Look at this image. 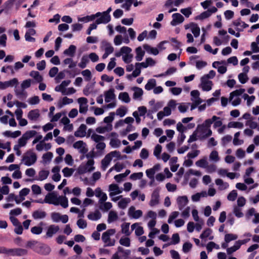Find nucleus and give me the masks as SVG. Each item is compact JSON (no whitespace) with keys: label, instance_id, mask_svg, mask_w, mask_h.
<instances>
[{"label":"nucleus","instance_id":"10","mask_svg":"<svg viewBox=\"0 0 259 259\" xmlns=\"http://www.w3.org/2000/svg\"><path fill=\"white\" fill-rule=\"evenodd\" d=\"M172 20L170 22L172 26H176L182 23L184 21V17L180 13H174L172 15Z\"/></svg>","mask_w":259,"mask_h":259},{"label":"nucleus","instance_id":"18","mask_svg":"<svg viewBox=\"0 0 259 259\" xmlns=\"http://www.w3.org/2000/svg\"><path fill=\"white\" fill-rule=\"evenodd\" d=\"M47 213L45 211L36 210L33 212L32 216L34 220L42 219L46 218Z\"/></svg>","mask_w":259,"mask_h":259},{"label":"nucleus","instance_id":"24","mask_svg":"<svg viewBox=\"0 0 259 259\" xmlns=\"http://www.w3.org/2000/svg\"><path fill=\"white\" fill-rule=\"evenodd\" d=\"M15 93L16 96L20 99H25L27 97V93L21 88V89H19L17 88V87L15 86Z\"/></svg>","mask_w":259,"mask_h":259},{"label":"nucleus","instance_id":"58","mask_svg":"<svg viewBox=\"0 0 259 259\" xmlns=\"http://www.w3.org/2000/svg\"><path fill=\"white\" fill-rule=\"evenodd\" d=\"M53 153L51 152H48L45 154H44L43 155H42V159H43V161L44 163H47L48 161V162H50L52 157H53Z\"/></svg>","mask_w":259,"mask_h":259},{"label":"nucleus","instance_id":"21","mask_svg":"<svg viewBox=\"0 0 259 259\" xmlns=\"http://www.w3.org/2000/svg\"><path fill=\"white\" fill-rule=\"evenodd\" d=\"M24 66H7L6 67L5 66H3V67L2 68V71L3 72H8L9 71H10L12 74L14 73V70L17 71L19 69L22 68Z\"/></svg>","mask_w":259,"mask_h":259},{"label":"nucleus","instance_id":"29","mask_svg":"<svg viewBox=\"0 0 259 259\" xmlns=\"http://www.w3.org/2000/svg\"><path fill=\"white\" fill-rule=\"evenodd\" d=\"M136 59L137 61H141L145 55V51H143L141 47H139L136 49Z\"/></svg>","mask_w":259,"mask_h":259},{"label":"nucleus","instance_id":"52","mask_svg":"<svg viewBox=\"0 0 259 259\" xmlns=\"http://www.w3.org/2000/svg\"><path fill=\"white\" fill-rule=\"evenodd\" d=\"M119 243L123 246L129 247L131 245L130 239L128 237L121 238L119 240Z\"/></svg>","mask_w":259,"mask_h":259},{"label":"nucleus","instance_id":"49","mask_svg":"<svg viewBox=\"0 0 259 259\" xmlns=\"http://www.w3.org/2000/svg\"><path fill=\"white\" fill-rule=\"evenodd\" d=\"M130 200L129 198H123L118 203V207L122 209H124L126 207L127 204L129 203Z\"/></svg>","mask_w":259,"mask_h":259},{"label":"nucleus","instance_id":"61","mask_svg":"<svg viewBox=\"0 0 259 259\" xmlns=\"http://www.w3.org/2000/svg\"><path fill=\"white\" fill-rule=\"evenodd\" d=\"M38 242L36 240H29L27 241L26 247L27 248H30L34 251V248L37 246L38 244Z\"/></svg>","mask_w":259,"mask_h":259},{"label":"nucleus","instance_id":"15","mask_svg":"<svg viewBox=\"0 0 259 259\" xmlns=\"http://www.w3.org/2000/svg\"><path fill=\"white\" fill-rule=\"evenodd\" d=\"M87 126L84 124H81L74 133L76 137L82 138L86 135Z\"/></svg>","mask_w":259,"mask_h":259},{"label":"nucleus","instance_id":"25","mask_svg":"<svg viewBox=\"0 0 259 259\" xmlns=\"http://www.w3.org/2000/svg\"><path fill=\"white\" fill-rule=\"evenodd\" d=\"M191 28V31L195 37H198L200 34V28L198 25L194 22L190 23Z\"/></svg>","mask_w":259,"mask_h":259},{"label":"nucleus","instance_id":"4","mask_svg":"<svg viewBox=\"0 0 259 259\" xmlns=\"http://www.w3.org/2000/svg\"><path fill=\"white\" fill-rule=\"evenodd\" d=\"M44 202L48 204H52L55 205H58L59 204V198L55 193L53 192L48 194L44 200Z\"/></svg>","mask_w":259,"mask_h":259},{"label":"nucleus","instance_id":"12","mask_svg":"<svg viewBox=\"0 0 259 259\" xmlns=\"http://www.w3.org/2000/svg\"><path fill=\"white\" fill-rule=\"evenodd\" d=\"M69 68L65 70L69 77L73 78L80 73V70L76 68V66H68Z\"/></svg>","mask_w":259,"mask_h":259},{"label":"nucleus","instance_id":"30","mask_svg":"<svg viewBox=\"0 0 259 259\" xmlns=\"http://www.w3.org/2000/svg\"><path fill=\"white\" fill-rule=\"evenodd\" d=\"M133 90L134 91L133 94V98L135 99H138L141 98L143 94V91L141 88L139 87H134Z\"/></svg>","mask_w":259,"mask_h":259},{"label":"nucleus","instance_id":"17","mask_svg":"<svg viewBox=\"0 0 259 259\" xmlns=\"http://www.w3.org/2000/svg\"><path fill=\"white\" fill-rule=\"evenodd\" d=\"M40 116L39 110L38 109H34L30 110L28 113L27 117L30 120L35 121Z\"/></svg>","mask_w":259,"mask_h":259},{"label":"nucleus","instance_id":"41","mask_svg":"<svg viewBox=\"0 0 259 259\" xmlns=\"http://www.w3.org/2000/svg\"><path fill=\"white\" fill-rule=\"evenodd\" d=\"M245 91V90L244 89H239L231 92L230 94V101H232L234 96H238L242 95Z\"/></svg>","mask_w":259,"mask_h":259},{"label":"nucleus","instance_id":"55","mask_svg":"<svg viewBox=\"0 0 259 259\" xmlns=\"http://www.w3.org/2000/svg\"><path fill=\"white\" fill-rule=\"evenodd\" d=\"M210 16V14H209V12L207 10L201 13L199 15L197 16L195 19L203 20L209 17Z\"/></svg>","mask_w":259,"mask_h":259},{"label":"nucleus","instance_id":"48","mask_svg":"<svg viewBox=\"0 0 259 259\" xmlns=\"http://www.w3.org/2000/svg\"><path fill=\"white\" fill-rule=\"evenodd\" d=\"M135 66L136 67L135 69L133 71L132 74L134 77H136L140 74L141 71V68H147L149 66Z\"/></svg>","mask_w":259,"mask_h":259},{"label":"nucleus","instance_id":"44","mask_svg":"<svg viewBox=\"0 0 259 259\" xmlns=\"http://www.w3.org/2000/svg\"><path fill=\"white\" fill-rule=\"evenodd\" d=\"M49 175V171L46 170H40L38 172V180L43 181L46 179Z\"/></svg>","mask_w":259,"mask_h":259},{"label":"nucleus","instance_id":"5","mask_svg":"<svg viewBox=\"0 0 259 259\" xmlns=\"http://www.w3.org/2000/svg\"><path fill=\"white\" fill-rule=\"evenodd\" d=\"M159 188H156L152 193L151 198L149 202L150 206H154L159 203Z\"/></svg>","mask_w":259,"mask_h":259},{"label":"nucleus","instance_id":"11","mask_svg":"<svg viewBox=\"0 0 259 259\" xmlns=\"http://www.w3.org/2000/svg\"><path fill=\"white\" fill-rule=\"evenodd\" d=\"M59 229L58 226L55 225L49 226L46 232V238H52L54 234L59 231Z\"/></svg>","mask_w":259,"mask_h":259},{"label":"nucleus","instance_id":"43","mask_svg":"<svg viewBox=\"0 0 259 259\" xmlns=\"http://www.w3.org/2000/svg\"><path fill=\"white\" fill-rule=\"evenodd\" d=\"M58 198L59 204H60L63 208H65L68 206V201L66 197L59 196Z\"/></svg>","mask_w":259,"mask_h":259},{"label":"nucleus","instance_id":"28","mask_svg":"<svg viewBox=\"0 0 259 259\" xmlns=\"http://www.w3.org/2000/svg\"><path fill=\"white\" fill-rule=\"evenodd\" d=\"M143 48L148 52L154 55H157L159 53V51L156 48H153L148 44L143 45Z\"/></svg>","mask_w":259,"mask_h":259},{"label":"nucleus","instance_id":"19","mask_svg":"<svg viewBox=\"0 0 259 259\" xmlns=\"http://www.w3.org/2000/svg\"><path fill=\"white\" fill-rule=\"evenodd\" d=\"M198 56H192L190 57V63L191 65H207L206 62L200 61Z\"/></svg>","mask_w":259,"mask_h":259},{"label":"nucleus","instance_id":"54","mask_svg":"<svg viewBox=\"0 0 259 259\" xmlns=\"http://www.w3.org/2000/svg\"><path fill=\"white\" fill-rule=\"evenodd\" d=\"M91 139L96 143H99L101 141H103L105 140L104 136L97 135L96 134H93L91 136Z\"/></svg>","mask_w":259,"mask_h":259},{"label":"nucleus","instance_id":"39","mask_svg":"<svg viewBox=\"0 0 259 259\" xmlns=\"http://www.w3.org/2000/svg\"><path fill=\"white\" fill-rule=\"evenodd\" d=\"M229 128H242L243 127V124L240 122L231 121L228 124Z\"/></svg>","mask_w":259,"mask_h":259},{"label":"nucleus","instance_id":"22","mask_svg":"<svg viewBox=\"0 0 259 259\" xmlns=\"http://www.w3.org/2000/svg\"><path fill=\"white\" fill-rule=\"evenodd\" d=\"M109 191H114L110 193V196H112L116 194H118L121 193L122 191L119 190V187L117 185L112 184L109 185Z\"/></svg>","mask_w":259,"mask_h":259},{"label":"nucleus","instance_id":"37","mask_svg":"<svg viewBox=\"0 0 259 259\" xmlns=\"http://www.w3.org/2000/svg\"><path fill=\"white\" fill-rule=\"evenodd\" d=\"M130 225L129 223H124L121 225V232L127 236L131 234V232L129 231Z\"/></svg>","mask_w":259,"mask_h":259},{"label":"nucleus","instance_id":"9","mask_svg":"<svg viewBox=\"0 0 259 259\" xmlns=\"http://www.w3.org/2000/svg\"><path fill=\"white\" fill-rule=\"evenodd\" d=\"M128 215L135 219H139L143 215V212L141 210H135V207L132 206L130 207L128 212Z\"/></svg>","mask_w":259,"mask_h":259},{"label":"nucleus","instance_id":"38","mask_svg":"<svg viewBox=\"0 0 259 259\" xmlns=\"http://www.w3.org/2000/svg\"><path fill=\"white\" fill-rule=\"evenodd\" d=\"M240 248V244L239 243H237V241L235 243L234 245L229 248L227 249V252L228 254H231L234 252L236 251L238 249Z\"/></svg>","mask_w":259,"mask_h":259},{"label":"nucleus","instance_id":"42","mask_svg":"<svg viewBox=\"0 0 259 259\" xmlns=\"http://www.w3.org/2000/svg\"><path fill=\"white\" fill-rule=\"evenodd\" d=\"M74 171V169L69 168L68 167H66L62 169L63 176L66 178L71 177Z\"/></svg>","mask_w":259,"mask_h":259},{"label":"nucleus","instance_id":"46","mask_svg":"<svg viewBox=\"0 0 259 259\" xmlns=\"http://www.w3.org/2000/svg\"><path fill=\"white\" fill-rule=\"evenodd\" d=\"M218 119H220V117L215 115L213 116L211 118H209L205 120V126L207 127H210L211 124L214 122V121Z\"/></svg>","mask_w":259,"mask_h":259},{"label":"nucleus","instance_id":"56","mask_svg":"<svg viewBox=\"0 0 259 259\" xmlns=\"http://www.w3.org/2000/svg\"><path fill=\"white\" fill-rule=\"evenodd\" d=\"M37 134L35 131H28L25 132L23 136L28 140L29 139L34 137Z\"/></svg>","mask_w":259,"mask_h":259},{"label":"nucleus","instance_id":"31","mask_svg":"<svg viewBox=\"0 0 259 259\" xmlns=\"http://www.w3.org/2000/svg\"><path fill=\"white\" fill-rule=\"evenodd\" d=\"M215 183L217 185L219 186L220 190H225L227 189L229 185L227 182H224L221 179H217L215 181Z\"/></svg>","mask_w":259,"mask_h":259},{"label":"nucleus","instance_id":"23","mask_svg":"<svg viewBox=\"0 0 259 259\" xmlns=\"http://www.w3.org/2000/svg\"><path fill=\"white\" fill-rule=\"evenodd\" d=\"M177 70V69L176 67H171L169 68L164 73L155 75L154 76L155 77H160L167 75H170L176 72Z\"/></svg>","mask_w":259,"mask_h":259},{"label":"nucleus","instance_id":"35","mask_svg":"<svg viewBox=\"0 0 259 259\" xmlns=\"http://www.w3.org/2000/svg\"><path fill=\"white\" fill-rule=\"evenodd\" d=\"M156 82L155 79H149L145 86V89L147 91H150L156 86Z\"/></svg>","mask_w":259,"mask_h":259},{"label":"nucleus","instance_id":"1","mask_svg":"<svg viewBox=\"0 0 259 259\" xmlns=\"http://www.w3.org/2000/svg\"><path fill=\"white\" fill-rule=\"evenodd\" d=\"M37 160V155L33 152V149L27 150L22 157V161L27 166H30Z\"/></svg>","mask_w":259,"mask_h":259},{"label":"nucleus","instance_id":"51","mask_svg":"<svg viewBox=\"0 0 259 259\" xmlns=\"http://www.w3.org/2000/svg\"><path fill=\"white\" fill-rule=\"evenodd\" d=\"M156 62L152 58L149 57L146 59L145 62L141 63L137 62L135 65H155Z\"/></svg>","mask_w":259,"mask_h":259},{"label":"nucleus","instance_id":"47","mask_svg":"<svg viewBox=\"0 0 259 259\" xmlns=\"http://www.w3.org/2000/svg\"><path fill=\"white\" fill-rule=\"evenodd\" d=\"M195 164L198 167L206 168L208 165V162L206 158H202L196 161Z\"/></svg>","mask_w":259,"mask_h":259},{"label":"nucleus","instance_id":"40","mask_svg":"<svg viewBox=\"0 0 259 259\" xmlns=\"http://www.w3.org/2000/svg\"><path fill=\"white\" fill-rule=\"evenodd\" d=\"M118 219V215L116 212L111 211L108 214V222L109 223H112L116 221Z\"/></svg>","mask_w":259,"mask_h":259},{"label":"nucleus","instance_id":"63","mask_svg":"<svg viewBox=\"0 0 259 259\" xmlns=\"http://www.w3.org/2000/svg\"><path fill=\"white\" fill-rule=\"evenodd\" d=\"M51 219L54 222H59L60 221L61 214L59 212H52L51 213Z\"/></svg>","mask_w":259,"mask_h":259},{"label":"nucleus","instance_id":"14","mask_svg":"<svg viewBox=\"0 0 259 259\" xmlns=\"http://www.w3.org/2000/svg\"><path fill=\"white\" fill-rule=\"evenodd\" d=\"M102 240L104 242V247L107 246H112L115 244V241L114 239L111 240L110 237L108 235L104 232L103 233L102 236Z\"/></svg>","mask_w":259,"mask_h":259},{"label":"nucleus","instance_id":"33","mask_svg":"<svg viewBox=\"0 0 259 259\" xmlns=\"http://www.w3.org/2000/svg\"><path fill=\"white\" fill-rule=\"evenodd\" d=\"M94 169V167H91V168H88L85 165H80L77 169V172L79 175H82L86 173L87 171H93Z\"/></svg>","mask_w":259,"mask_h":259},{"label":"nucleus","instance_id":"8","mask_svg":"<svg viewBox=\"0 0 259 259\" xmlns=\"http://www.w3.org/2000/svg\"><path fill=\"white\" fill-rule=\"evenodd\" d=\"M212 82L206 79L205 77L201 78V87L204 91H209L211 90Z\"/></svg>","mask_w":259,"mask_h":259},{"label":"nucleus","instance_id":"34","mask_svg":"<svg viewBox=\"0 0 259 259\" xmlns=\"http://www.w3.org/2000/svg\"><path fill=\"white\" fill-rule=\"evenodd\" d=\"M184 1V0H167L165 4V6L168 7L174 4L175 6L178 7Z\"/></svg>","mask_w":259,"mask_h":259},{"label":"nucleus","instance_id":"60","mask_svg":"<svg viewBox=\"0 0 259 259\" xmlns=\"http://www.w3.org/2000/svg\"><path fill=\"white\" fill-rule=\"evenodd\" d=\"M212 230L210 228H206L205 230L203 231L202 233L200 235V238L202 239H205L209 237V236L211 234Z\"/></svg>","mask_w":259,"mask_h":259},{"label":"nucleus","instance_id":"27","mask_svg":"<svg viewBox=\"0 0 259 259\" xmlns=\"http://www.w3.org/2000/svg\"><path fill=\"white\" fill-rule=\"evenodd\" d=\"M115 96L114 94V90L110 89L106 92L105 94V101L106 103H109L111 100L115 99Z\"/></svg>","mask_w":259,"mask_h":259},{"label":"nucleus","instance_id":"57","mask_svg":"<svg viewBox=\"0 0 259 259\" xmlns=\"http://www.w3.org/2000/svg\"><path fill=\"white\" fill-rule=\"evenodd\" d=\"M81 74L86 81H89L91 80L92 78V74L91 71L89 69L82 71Z\"/></svg>","mask_w":259,"mask_h":259},{"label":"nucleus","instance_id":"16","mask_svg":"<svg viewBox=\"0 0 259 259\" xmlns=\"http://www.w3.org/2000/svg\"><path fill=\"white\" fill-rule=\"evenodd\" d=\"M111 21L110 15H107L104 12L101 16L96 19L97 24H107Z\"/></svg>","mask_w":259,"mask_h":259},{"label":"nucleus","instance_id":"62","mask_svg":"<svg viewBox=\"0 0 259 259\" xmlns=\"http://www.w3.org/2000/svg\"><path fill=\"white\" fill-rule=\"evenodd\" d=\"M42 228L40 226H34L31 228V232L33 234L39 235L41 233Z\"/></svg>","mask_w":259,"mask_h":259},{"label":"nucleus","instance_id":"2","mask_svg":"<svg viewBox=\"0 0 259 259\" xmlns=\"http://www.w3.org/2000/svg\"><path fill=\"white\" fill-rule=\"evenodd\" d=\"M131 253L130 250H124L122 247L118 246L117 251L112 255L111 259H128Z\"/></svg>","mask_w":259,"mask_h":259},{"label":"nucleus","instance_id":"64","mask_svg":"<svg viewBox=\"0 0 259 259\" xmlns=\"http://www.w3.org/2000/svg\"><path fill=\"white\" fill-rule=\"evenodd\" d=\"M237 197V191L235 190H232L228 195L227 198L229 200L233 201Z\"/></svg>","mask_w":259,"mask_h":259},{"label":"nucleus","instance_id":"3","mask_svg":"<svg viewBox=\"0 0 259 259\" xmlns=\"http://www.w3.org/2000/svg\"><path fill=\"white\" fill-rule=\"evenodd\" d=\"M34 251L41 255H47L51 251V248L48 245L39 242L34 248Z\"/></svg>","mask_w":259,"mask_h":259},{"label":"nucleus","instance_id":"45","mask_svg":"<svg viewBox=\"0 0 259 259\" xmlns=\"http://www.w3.org/2000/svg\"><path fill=\"white\" fill-rule=\"evenodd\" d=\"M112 207V204L110 202H103L100 204V208L103 211H108Z\"/></svg>","mask_w":259,"mask_h":259},{"label":"nucleus","instance_id":"20","mask_svg":"<svg viewBox=\"0 0 259 259\" xmlns=\"http://www.w3.org/2000/svg\"><path fill=\"white\" fill-rule=\"evenodd\" d=\"M112 159L109 154H107L101 161V167L102 170H105L109 165Z\"/></svg>","mask_w":259,"mask_h":259},{"label":"nucleus","instance_id":"6","mask_svg":"<svg viewBox=\"0 0 259 259\" xmlns=\"http://www.w3.org/2000/svg\"><path fill=\"white\" fill-rule=\"evenodd\" d=\"M27 253V250L20 248H9L8 255L22 256Z\"/></svg>","mask_w":259,"mask_h":259},{"label":"nucleus","instance_id":"36","mask_svg":"<svg viewBox=\"0 0 259 259\" xmlns=\"http://www.w3.org/2000/svg\"><path fill=\"white\" fill-rule=\"evenodd\" d=\"M118 98L124 103H128L130 102V98L127 93L122 92L119 95Z\"/></svg>","mask_w":259,"mask_h":259},{"label":"nucleus","instance_id":"7","mask_svg":"<svg viewBox=\"0 0 259 259\" xmlns=\"http://www.w3.org/2000/svg\"><path fill=\"white\" fill-rule=\"evenodd\" d=\"M73 147L75 149H79V152L83 154H86L88 151L86 143L82 141H78L75 142L73 145Z\"/></svg>","mask_w":259,"mask_h":259},{"label":"nucleus","instance_id":"59","mask_svg":"<svg viewBox=\"0 0 259 259\" xmlns=\"http://www.w3.org/2000/svg\"><path fill=\"white\" fill-rule=\"evenodd\" d=\"M206 195L205 192L197 193L192 196V200L194 202L199 201L201 197H204Z\"/></svg>","mask_w":259,"mask_h":259},{"label":"nucleus","instance_id":"32","mask_svg":"<svg viewBox=\"0 0 259 259\" xmlns=\"http://www.w3.org/2000/svg\"><path fill=\"white\" fill-rule=\"evenodd\" d=\"M76 47L74 45H70L67 49L64 51V54L71 57L74 56L76 51Z\"/></svg>","mask_w":259,"mask_h":259},{"label":"nucleus","instance_id":"50","mask_svg":"<svg viewBox=\"0 0 259 259\" xmlns=\"http://www.w3.org/2000/svg\"><path fill=\"white\" fill-rule=\"evenodd\" d=\"M238 236L237 235L233 234H227L225 236V241L227 243H229L232 240L237 239Z\"/></svg>","mask_w":259,"mask_h":259},{"label":"nucleus","instance_id":"26","mask_svg":"<svg viewBox=\"0 0 259 259\" xmlns=\"http://www.w3.org/2000/svg\"><path fill=\"white\" fill-rule=\"evenodd\" d=\"M101 212L97 210L94 212L90 213L88 215V218L92 221H97L101 218Z\"/></svg>","mask_w":259,"mask_h":259},{"label":"nucleus","instance_id":"13","mask_svg":"<svg viewBox=\"0 0 259 259\" xmlns=\"http://www.w3.org/2000/svg\"><path fill=\"white\" fill-rule=\"evenodd\" d=\"M179 210H182L188 204V199L186 196H179L177 199Z\"/></svg>","mask_w":259,"mask_h":259},{"label":"nucleus","instance_id":"53","mask_svg":"<svg viewBox=\"0 0 259 259\" xmlns=\"http://www.w3.org/2000/svg\"><path fill=\"white\" fill-rule=\"evenodd\" d=\"M127 109L124 106H121L116 110V114L122 117L124 116L126 113Z\"/></svg>","mask_w":259,"mask_h":259}]
</instances>
